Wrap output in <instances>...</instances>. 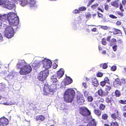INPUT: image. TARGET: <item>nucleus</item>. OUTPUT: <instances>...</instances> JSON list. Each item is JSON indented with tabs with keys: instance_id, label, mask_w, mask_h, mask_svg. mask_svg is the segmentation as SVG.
<instances>
[{
	"instance_id": "obj_1",
	"label": "nucleus",
	"mask_w": 126,
	"mask_h": 126,
	"mask_svg": "<svg viewBox=\"0 0 126 126\" xmlns=\"http://www.w3.org/2000/svg\"><path fill=\"white\" fill-rule=\"evenodd\" d=\"M17 67L20 69V74L22 75L30 73L32 70L31 66L27 64L24 60H20L17 63Z\"/></svg>"
},
{
	"instance_id": "obj_2",
	"label": "nucleus",
	"mask_w": 126,
	"mask_h": 126,
	"mask_svg": "<svg viewBox=\"0 0 126 126\" xmlns=\"http://www.w3.org/2000/svg\"><path fill=\"white\" fill-rule=\"evenodd\" d=\"M6 16L5 20L7 18L10 25L13 27L17 26L19 24V19L16 14L11 12L9 13L7 16L6 15Z\"/></svg>"
},
{
	"instance_id": "obj_3",
	"label": "nucleus",
	"mask_w": 126,
	"mask_h": 126,
	"mask_svg": "<svg viewBox=\"0 0 126 126\" xmlns=\"http://www.w3.org/2000/svg\"><path fill=\"white\" fill-rule=\"evenodd\" d=\"M75 93L74 90L72 89L66 90L64 96V101L66 102H71L74 97Z\"/></svg>"
},
{
	"instance_id": "obj_4",
	"label": "nucleus",
	"mask_w": 126,
	"mask_h": 126,
	"mask_svg": "<svg viewBox=\"0 0 126 126\" xmlns=\"http://www.w3.org/2000/svg\"><path fill=\"white\" fill-rule=\"evenodd\" d=\"M2 27L4 28H6L4 32L5 36L9 38L13 37L14 34V31L13 28L11 26H7L4 24H2Z\"/></svg>"
},
{
	"instance_id": "obj_5",
	"label": "nucleus",
	"mask_w": 126,
	"mask_h": 126,
	"mask_svg": "<svg viewBox=\"0 0 126 126\" xmlns=\"http://www.w3.org/2000/svg\"><path fill=\"white\" fill-rule=\"evenodd\" d=\"M56 87V85H51L49 87L47 85H45L43 90L44 94L45 95L49 94H52Z\"/></svg>"
},
{
	"instance_id": "obj_6",
	"label": "nucleus",
	"mask_w": 126,
	"mask_h": 126,
	"mask_svg": "<svg viewBox=\"0 0 126 126\" xmlns=\"http://www.w3.org/2000/svg\"><path fill=\"white\" fill-rule=\"evenodd\" d=\"M48 74V70H45L41 72L38 76V78L40 81L45 80L47 78Z\"/></svg>"
},
{
	"instance_id": "obj_7",
	"label": "nucleus",
	"mask_w": 126,
	"mask_h": 126,
	"mask_svg": "<svg viewBox=\"0 0 126 126\" xmlns=\"http://www.w3.org/2000/svg\"><path fill=\"white\" fill-rule=\"evenodd\" d=\"M79 113L83 116L85 117L89 116V118H92L90 111L86 107L81 108L80 110Z\"/></svg>"
},
{
	"instance_id": "obj_8",
	"label": "nucleus",
	"mask_w": 126,
	"mask_h": 126,
	"mask_svg": "<svg viewBox=\"0 0 126 126\" xmlns=\"http://www.w3.org/2000/svg\"><path fill=\"white\" fill-rule=\"evenodd\" d=\"M43 67L45 68V70H47L52 65V62L49 59H44L42 61Z\"/></svg>"
},
{
	"instance_id": "obj_9",
	"label": "nucleus",
	"mask_w": 126,
	"mask_h": 126,
	"mask_svg": "<svg viewBox=\"0 0 126 126\" xmlns=\"http://www.w3.org/2000/svg\"><path fill=\"white\" fill-rule=\"evenodd\" d=\"M9 0H7L5 1V4L3 7L9 10L15 9V5L12 2H10Z\"/></svg>"
},
{
	"instance_id": "obj_10",
	"label": "nucleus",
	"mask_w": 126,
	"mask_h": 126,
	"mask_svg": "<svg viewBox=\"0 0 126 126\" xmlns=\"http://www.w3.org/2000/svg\"><path fill=\"white\" fill-rule=\"evenodd\" d=\"M77 100L78 103L81 105L84 102L85 100L83 95L81 94H79L77 95Z\"/></svg>"
},
{
	"instance_id": "obj_11",
	"label": "nucleus",
	"mask_w": 126,
	"mask_h": 126,
	"mask_svg": "<svg viewBox=\"0 0 126 126\" xmlns=\"http://www.w3.org/2000/svg\"><path fill=\"white\" fill-rule=\"evenodd\" d=\"M41 62L40 60H36L32 64V67L35 69H37L39 67Z\"/></svg>"
},
{
	"instance_id": "obj_12",
	"label": "nucleus",
	"mask_w": 126,
	"mask_h": 126,
	"mask_svg": "<svg viewBox=\"0 0 126 126\" xmlns=\"http://www.w3.org/2000/svg\"><path fill=\"white\" fill-rule=\"evenodd\" d=\"M51 81L52 83V84L51 85H58V82L56 78V76L55 75H53L51 77Z\"/></svg>"
},
{
	"instance_id": "obj_13",
	"label": "nucleus",
	"mask_w": 126,
	"mask_h": 126,
	"mask_svg": "<svg viewBox=\"0 0 126 126\" xmlns=\"http://www.w3.org/2000/svg\"><path fill=\"white\" fill-rule=\"evenodd\" d=\"M98 94L101 96H104L107 95L109 93L108 91H103L101 89H100L98 91Z\"/></svg>"
},
{
	"instance_id": "obj_14",
	"label": "nucleus",
	"mask_w": 126,
	"mask_h": 126,
	"mask_svg": "<svg viewBox=\"0 0 126 126\" xmlns=\"http://www.w3.org/2000/svg\"><path fill=\"white\" fill-rule=\"evenodd\" d=\"M64 71L63 68L60 69L57 72V76L58 78L62 77L64 74Z\"/></svg>"
},
{
	"instance_id": "obj_15",
	"label": "nucleus",
	"mask_w": 126,
	"mask_h": 126,
	"mask_svg": "<svg viewBox=\"0 0 126 126\" xmlns=\"http://www.w3.org/2000/svg\"><path fill=\"white\" fill-rule=\"evenodd\" d=\"M8 123V119H0V124L7 125Z\"/></svg>"
},
{
	"instance_id": "obj_16",
	"label": "nucleus",
	"mask_w": 126,
	"mask_h": 126,
	"mask_svg": "<svg viewBox=\"0 0 126 126\" xmlns=\"http://www.w3.org/2000/svg\"><path fill=\"white\" fill-rule=\"evenodd\" d=\"M35 3L36 1L34 0H29L28 1V3H29L31 7H36Z\"/></svg>"
},
{
	"instance_id": "obj_17",
	"label": "nucleus",
	"mask_w": 126,
	"mask_h": 126,
	"mask_svg": "<svg viewBox=\"0 0 126 126\" xmlns=\"http://www.w3.org/2000/svg\"><path fill=\"white\" fill-rule=\"evenodd\" d=\"M121 83L120 80L118 79H116L115 81L114 82V85L115 86L121 85Z\"/></svg>"
},
{
	"instance_id": "obj_18",
	"label": "nucleus",
	"mask_w": 126,
	"mask_h": 126,
	"mask_svg": "<svg viewBox=\"0 0 126 126\" xmlns=\"http://www.w3.org/2000/svg\"><path fill=\"white\" fill-rule=\"evenodd\" d=\"M28 3V1L27 0H23L19 1L20 4L22 6H25Z\"/></svg>"
},
{
	"instance_id": "obj_19",
	"label": "nucleus",
	"mask_w": 126,
	"mask_h": 126,
	"mask_svg": "<svg viewBox=\"0 0 126 126\" xmlns=\"http://www.w3.org/2000/svg\"><path fill=\"white\" fill-rule=\"evenodd\" d=\"M92 84L94 86H97L99 84L96 78L92 79Z\"/></svg>"
},
{
	"instance_id": "obj_20",
	"label": "nucleus",
	"mask_w": 126,
	"mask_h": 126,
	"mask_svg": "<svg viewBox=\"0 0 126 126\" xmlns=\"http://www.w3.org/2000/svg\"><path fill=\"white\" fill-rule=\"evenodd\" d=\"M65 81L66 84H68L71 83L72 82V80L70 78L67 77L65 80Z\"/></svg>"
},
{
	"instance_id": "obj_21",
	"label": "nucleus",
	"mask_w": 126,
	"mask_h": 126,
	"mask_svg": "<svg viewBox=\"0 0 126 126\" xmlns=\"http://www.w3.org/2000/svg\"><path fill=\"white\" fill-rule=\"evenodd\" d=\"M119 4V3L118 0H116L111 3V5L112 6H114L116 7H118Z\"/></svg>"
},
{
	"instance_id": "obj_22",
	"label": "nucleus",
	"mask_w": 126,
	"mask_h": 126,
	"mask_svg": "<svg viewBox=\"0 0 126 126\" xmlns=\"http://www.w3.org/2000/svg\"><path fill=\"white\" fill-rule=\"evenodd\" d=\"M113 101L112 98L109 96L107 97L106 99V101L108 103H111Z\"/></svg>"
},
{
	"instance_id": "obj_23",
	"label": "nucleus",
	"mask_w": 126,
	"mask_h": 126,
	"mask_svg": "<svg viewBox=\"0 0 126 126\" xmlns=\"http://www.w3.org/2000/svg\"><path fill=\"white\" fill-rule=\"evenodd\" d=\"M116 42L117 41L116 39L114 38H113L110 41V45L111 46H112L113 45L115 44Z\"/></svg>"
},
{
	"instance_id": "obj_24",
	"label": "nucleus",
	"mask_w": 126,
	"mask_h": 126,
	"mask_svg": "<svg viewBox=\"0 0 126 126\" xmlns=\"http://www.w3.org/2000/svg\"><path fill=\"white\" fill-rule=\"evenodd\" d=\"M91 124L92 126H96V124L94 119H93L89 123V124Z\"/></svg>"
},
{
	"instance_id": "obj_25",
	"label": "nucleus",
	"mask_w": 126,
	"mask_h": 126,
	"mask_svg": "<svg viewBox=\"0 0 126 126\" xmlns=\"http://www.w3.org/2000/svg\"><path fill=\"white\" fill-rule=\"evenodd\" d=\"M111 116L112 118H117L118 117V111H117L116 113L112 114Z\"/></svg>"
},
{
	"instance_id": "obj_26",
	"label": "nucleus",
	"mask_w": 126,
	"mask_h": 126,
	"mask_svg": "<svg viewBox=\"0 0 126 126\" xmlns=\"http://www.w3.org/2000/svg\"><path fill=\"white\" fill-rule=\"evenodd\" d=\"M100 66L101 67H102L103 69H105L108 67V66L106 63L100 64Z\"/></svg>"
},
{
	"instance_id": "obj_27",
	"label": "nucleus",
	"mask_w": 126,
	"mask_h": 126,
	"mask_svg": "<svg viewBox=\"0 0 126 126\" xmlns=\"http://www.w3.org/2000/svg\"><path fill=\"white\" fill-rule=\"evenodd\" d=\"M94 112L97 115H100L101 113V111L98 110H95L94 111Z\"/></svg>"
},
{
	"instance_id": "obj_28",
	"label": "nucleus",
	"mask_w": 126,
	"mask_h": 126,
	"mask_svg": "<svg viewBox=\"0 0 126 126\" xmlns=\"http://www.w3.org/2000/svg\"><path fill=\"white\" fill-rule=\"evenodd\" d=\"M115 95L117 97L120 96L121 94L120 91L118 90H116L115 91Z\"/></svg>"
},
{
	"instance_id": "obj_29",
	"label": "nucleus",
	"mask_w": 126,
	"mask_h": 126,
	"mask_svg": "<svg viewBox=\"0 0 126 126\" xmlns=\"http://www.w3.org/2000/svg\"><path fill=\"white\" fill-rule=\"evenodd\" d=\"M16 103L15 102H10L8 103L6 102V103H3V104L6 105H15Z\"/></svg>"
},
{
	"instance_id": "obj_30",
	"label": "nucleus",
	"mask_w": 126,
	"mask_h": 126,
	"mask_svg": "<svg viewBox=\"0 0 126 126\" xmlns=\"http://www.w3.org/2000/svg\"><path fill=\"white\" fill-rule=\"evenodd\" d=\"M7 0H0V5L3 7L5 4V1Z\"/></svg>"
},
{
	"instance_id": "obj_31",
	"label": "nucleus",
	"mask_w": 126,
	"mask_h": 126,
	"mask_svg": "<svg viewBox=\"0 0 126 126\" xmlns=\"http://www.w3.org/2000/svg\"><path fill=\"white\" fill-rule=\"evenodd\" d=\"M98 4L96 3V4L92 5L91 6V7L92 9L93 10H94L98 6Z\"/></svg>"
},
{
	"instance_id": "obj_32",
	"label": "nucleus",
	"mask_w": 126,
	"mask_h": 126,
	"mask_svg": "<svg viewBox=\"0 0 126 126\" xmlns=\"http://www.w3.org/2000/svg\"><path fill=\"white\" fill-rule=\"evenodd\" d=\"M45 119H36V121L37 123L39 124L42 121L44 120Z\"/></svg>"
},
{
	"instance_id": "obj_33",
	"label": "nucleus",
	"mask_w": 126,
	"mask_h": 126,
	"mask_svg": "<svg viewBox=\"0 0 126 126\" xmlns=\"http://www.w3.org/2000/svg\"><path fill=\"white\" fill-rule=\"evenodd\" d=\"M120 31L119 30L117 29H115L113 32V33L114 35L116 34L119 33L120 32Z\"/></svg>"
},
{
	"instance_id": "obj_34",
	"label": "nucleus",
	"mask_w": 126,
	"mask_h": 126,
	"mask_svg": "<svg viewBox=\"0 0 126 126\" xmlns=\"http://www.w3.org/2000/svg\"><path fill=\"white\" fill-rule=\"evenodd\" d=\"M105 107V106L104 105L102 104L100 105L99 108L101 110H103L104 109Z\"/></svg>"
},
{
	"instance_id": "obj_35",
	"label": "nucleus",
	"mask_w": 126,
	"mask_h": 126,
	"mask_svg": "<svg viewBox=\"0 0 126 126\" xmlns=\"http://www.w3.org/2000/svg\"><path fill=\"white\" fill-rule=\"evenodd\" d=\"M5 88V86L4 85H2L1 84H0V90H2Z\"/></svg>"
},
{
	"instance_id": "obj_36",
	"label": "nucleus",
	"mask_w": 126,
	"mask_h": 126,
	"mask_svg": "<svg viewBox=\"0 0 126 126\" xmlns=\"http://www.w3.org/2000/svg\"><path fill=\"white\" fill-rule=\"evenodd\" d=\"M89 92L88 91H85L84 92V96L86 97H88L89 95Z\"/></svg>"
},
{
	"instance_id": "obj_37",
	"label": "nucleus",
	"mask_w": 126,
	"mask_h": 126,
	"mask_svg": "<svg viewBox=\"0 0 126 126\" xmlns=\"http://www.w3.org/2000/svg\"><path fill=\"white\" fill-rule=\"evenodd\" d=\"M111 89V87L110 86L106 85V86L105 88V90H107L108 92V91H110Z\"/></svg>"
},
{
	"instance_id": "obj_38",
	"label": "nucleus",
	"mask_w": 126,
	"mask_h": 126,
	"mask_svg": "<svg viewBox=\"0 0 126 126\" xmlns=\"http://www.w3.org/2000/svg\"><path fill=\"white\" fill-rule=\"evenodd\" d=\"M120 103L122 104H126V100H121L119 101Z\"/></svg>"
},
{
	"instance_id": "obj_39",
	"label": "nucleus",
	"mask_w": 126,
	"mask_h": 126,
	"mask_svg": "<svg viewBox=\"0 0 126 126\" xmlns=\"http://www.w3.org/2000/svg\"><path fill=\"white\" fill-rule=\"evenodd\" d=\"M102 44L105 45L106 44V39L105 38H103L102 41Z\"/></svg>"
},
{
	"instance_id": "obj_40",
	"label": "nucleus",
	"mask_w": 126,
	"mask_h": 126,
	"mask_svg": "<svg viewBox=\"0 0 126 126\" xmlns=\"http://www.w3.org/2000/svg\"><path fill=\"white\" fill-rule=\"evenodd\" d=\"M86 9V8L84 7H80L79 9V11H85Z\"/></svg>"
},
{
	"instance_id": "obj_41",
	"label": "nucleus",
	"mask_w": 126,
	"mask_h": 126,
	"mask_svg": "<svg viewBox=\"0 0 126 126\" xmlns=\"http://www.w3.org/2000/svg\"><path fill=\"white\" fill-rule=\"evenodd\" d=\"M104 81H105L106 83H109V80L108 78L107 77H105L104 79Z\"/></svg>"
},
{
	"instance_id": "obj_42",
	"label": "nucleus",
	"mask_w": 126,
	"mask_h": 126,
	"mask_svg": "<svg viewBox=\"0 0 126 126\" xmlns=\"http://www.w3.org/2000/svg\"><path fill=\"white\" fill-rule=\"evenodd\" d=\"M116 66H114L111 67V69L112 71H114L116 70Z\"/></svg>"
},
{
	"instance_id": "obj_43",
	"label": "nucleus",
	"mask_w": 126,
	"mask_h": 126,
	"mask_svg": "<svg viewBox=\"0 0 126 126\" xmlns=\"http://www.w3.org/2000/svg\"><path fill=\"white\" fill-rule=\"evenodd\" d=\"M109 17L111 18L112 19H116L117 18V17L112 14H110L109 15Z\"/></svg>"
},
{
	"instance_id": "obj_44",
	"label": "nucleus",
	"mask_w": 126,
	"mask_h": 126,
	"mask_svg": "<svg viewBox=\"0 0 126 126\" xmlns=\"http://www.w3.org/2000/svg\"><path fill=\"white\" fill-rule=\"evenodd\" d=\"M101 28L103 29L107 30L108 29V27L106 26H100Z\"/></svg>"
},
{
	"instance_id": "obj_45",
	"label": "nucleus",
	"mask_w": 126,
	"mask_h": 126,
	"mask_svg": "<svg viewBox=\"0 0 126 126\" xmlns=\"http://www.w3.org/2000/svg\"><path fill=\"white\" fill-rule=\"evenodd\" d=\"M88 101L91 102L93 101V98L91 96H89L88 97Z\"/></svg>"
},
{
	"instance_id": "obj_46",
	"label": "nucleus",
	"mask_w": 126,
	"mask_h": 126,
	"mask_svg": "<svg viewBox=\"0 0 126 126\" xmlns=\"http://www.w3.org/2000/svg\"><path fill=\"white\" fill-rule=\"evenodd\" d=\"M86 17L87 19L90 18L91 17V14L90 13H88L86 14Z\"/></svg>"
},
{
	"instance_id": "obj_47",
	"label": "nucleus",
	"mask_w": 126,
	"mask_h": 126,
	"mask_svg": "<svg viewBox=\"0 0 126 126\" xmlns=\"http://www.w3.org/2000/svg\"><path fill=\"white\" fill-rule=\"evenodd\" d=\"M121 81V83H124L126 82V79L123 78L121 79H120Z\"/></svg>"
},
{
	"instance_id": "obj_48",
	"label": "nucleus",
	"mask_w": 126,
	"mask_h": 126,
	"mask_svg": "<svg viewBox=\"0 0 126 126\" xmlns=\"http://www.w3.org/2000/svg\"><path fill=\"white\" fill-rule=\"evenodd\" d=\"M117 47V45H115L112 47V48L114 51H115L116 50Z\"/></svg>"
},
{
	"instance_id": "obj_49",
	"label": "nucleus",
	"mask_w": 126,
	"mask_h": 126,
	"mask_svg": "<svg viewBox=\"0 0 126 126\" xmlns=\"http://www.w3.org/2000/svg\"><path fill=\"white\" fill-rule=\"evenodd\" d=\"M106 83L105 81H103L101 82L100 85L102 86L103 87L105 85Z\"/></svg>"
},
{
	"instance_id": "obj_50",
	"label": "nucleus",
	"mask_w": 126,
	"mask_h": 126,
	"mask_svg": "<svg viewBox=\"0 0 126 126\" xmlns=\"http://www.w3.org/2000/svg\"><path fill=\"white\" fill-rule=\"evenodd\" d=\"M120 9L122 11H124V9L123 8L122 5L121 3H120Z\"/></svg>"
},
{
	"instance_id": "obj_51",
	"label": "nucleus",
	"mask_w": 126,
	"mask_h": 126,
	"mask_svg": "<svg viewBox=\"0 0 126 126\" xmlns=\"http://www.w3.org/2000/svg\"><path fill=\"white\" fill-rule=\"evenodd\" d=\"M73 13H79V10H77V9H76L74 10L73 12Z\"/></svg>"
},
{
	"instance_id": "obj_52",
	"label": "nucleus",
	"mask_w": 126,
	"mask_h": 126,
	"mask_svg": "<svg viewBox=\"0 0 126 126\" xmlns=\"http://www.w3.org/2000/svg\"><path fill=\"white\" fill-rule=\"evenodd\" d=\"M102 75L103 74L101 72L98 73L97 74V76L98 77H101Z\"/></svg>"
},
{
	"instance_id": "obj_53",
	"label": "nucleus",
	"mask_w": 126,
	"mask_h": 126,
	"mask_svg": "<svg viewBox=\"0 0 126 126\" xmlns=\"http://www.w3.org/2000/svg\"><path fill=\"white\" fill-rule=\"evenodd\" d=\"M121 24V22L119 21H118L116 22V25H117L119 26Z\"/></svg>"
},
{
	"instance_id": "obj_54",
	"label": "nucleus",
	"mask_w": 126,
	"mask_h": 126,
	"mask_svg": "<svg viewBox=\"0 0 126 126\" xmlns=\"http://www.w3.org/2000/svg\"><path fill=\"white\" fill-rule=\"evenodd\" d=\"M108 117V116L107 115L104 114L103 115L102 118H107Z\"/></svg>"
},
{
	"instance_id": "obj_55",
	"label": "nucleus",
	"mask_w": 126,
	"mask_h": 126,
	"mask_svg": "<svg viewBox=\"0 0 126 126\" xmlns=\"http://www.w3.org/2000/svg\"><path fill=\"white\" fill-rule=\"evenodd\" d=\"M57 65L56 63H54L53 64V67L54 69H55L57 67Z\"/></svg>"
},
{
	"instance_id": "obj_56",
	"label": "nucleus",
	"mask_w": 126,
	"mask_h": 126,
	"mask_svg": "<svg viewBox=\"0 0 126 126\" xmlns=\"http://www.w3.org/2000/svg\"><path fill=\"white\" fill-rule=\"evenodd\" d=\"M105 10H107L109 9V6L108 5H106L105 7Z\"/></svg>"
},
{
	"instance_id": "obj_57",
	"label": "nucleus",
	"mask_w": 126,
	"mask_h": 126,
	"mask_svg": "<svg viewBox=\"0 0 126 126\" xmlns=\"http://www.w3.org/2000/svg\"><path fill=\"white\" fill-rule=\"evenodd\" d=\"M3 39V38L1 34L0 33V42H1L2 40Z\"/></svg>"
},
{
	"instance_id": "obj_58",
	"label": "nucleus",
	"mask_w": 126,
	"mask_h": 126,
	"mask_svg": "<svg viewBox=\"0 0 126 126\" xmlns=\"http://www.w3.org/2000/svg\"><path fill=\"white\" fill-rule=\"evenodd\" d=\"M82 85L83 86H84L85 88H86L87 87V86L85 83H83Z\"/></svg>"
},
{
	"instance_id": "obj_59",
	"label": "nucleus",
	"mask_w": 126,
	"mask_h": 126,
	"mask_svg": "<svg viewBox=\"0 0 126 126\" xmlns=\"http://www.w3.org/2000/svg\"><path fill=\"white\" fill-rule=\"evenodd\" d=\"M44 116L41 115L38 116H37L36 118H43Z\"/></svg>"
},
{
	"instance_id": "obj_60",
	"label": "nucleus",
	"mask_w": 126,
	"mask_h": 126,
	"mask_svg": "<svg viewBox=\"0 0 126 126\" xmlns=\"http://www.w3.org/2000/svg\"><path fill=\"white\" fill-rule=\"evenodd\" d=\"M113 126H119V125L116 122H115L114 123H113Z\"/></svg>"
},
{
	"instance_id": "obj_61",
	"label": "nucleus",
	"mask_w": 126,
	"mask_h": 126,
	"mask_svg": "<svg viewBox=\"0 0 126 126\" xmlns=\"http://www.w3.org/2000/svg\"><path fill=\"white\" fill-rule=\"evenodd\" d=\"M99 99V102H103L104 101L103 99L102 98H100Z\"/></svg>"
},
{
	"instance_id": "obj_62",
	"label": "nucleus",
	"mask_w": 126,
	"mask_h": 126,
	"mask_svg": "<svg viewBox=\"0 0 126 126\" xmlns=\"http://www.w3.org/2000/svg\"><path fill=\"white\" fill-rule=\"evenodd\" d=\"M122 3L123 5H125L126 3V0H123L122 1Z\"/></svg>"
},
{
	"instance_id": "obj_63",
	"label": "nucleus",
	"mask_w": 126,
	"mask_h": 126,
	"mask_svg": "<svg viewBox=\"0 0 126 126\" xmlns=\"http://www.w3.org/2000/svg\"><path fill=\"white\" fill-rule=\"evenodd\" d=\"M98 10L102 12H103V11L104 10V9H103V10H102V9H101V8H100L99 7H98Z\"/></svg>"
},
{
	"instance_id": "obj_64",
	"label": "nucleus",
	"mask_w": 126,
	"mask_h": 126,
	"mask_svg": "<svg viewBox=\"0 0 126 126\" xmlns=\"http://www.w3.org/2000/svg\"><path fill=\"white\" fill-rule=\"evenodd\" d=\"M111 37V36H108L107 38V40L108 41H109L110 40V39Z\"/></svg>"
}]
</instances>
